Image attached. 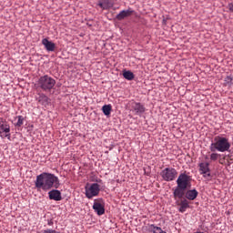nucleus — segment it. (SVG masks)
<instances>
[{"instance_id":"nucleus-8","label":"nucleus","mask_w":233,"mask_h":233,"mask_svg":"<svg viewBox=\"0 0 233 233\" xmlns=\"http://www.w3.org/2000/svg\"><path fill=\"white\" fill-rule=\"evenodd\" d=\"M210 164L208 162H202L199 164V173L205 179L210 181L212 175L210 174Z\"/></svg>"},{"instance_id":"nucleus-25","label":"nucleus","mask_w":233,"mask_h":233,"mask_svg":"<svg viewBox=\"0 0 233 233\" xmlns=\"http://www.w3.org/2000/svg\"><path fill=\"white\" fill-rule=\"evenodd\" d=\"M228 8L229 11L233 12V3L228 4Z\"/></svg>"},{"instance_id":"nucleus-17","label":"nucleus","mask_w":233,"mask_h":233,"mask_svg":"<svg viewBox=\"0 0 233 233\" xmlns=\"http://www.w3.org/2000/svg\"><path fill=\"white\" fill-rule=\"evenodd\" d=\"M199 193L196 189H190L186 192L185 198L188 201H194Z\"/></svg>"},{"instance_id":"nucleus-6","label":"nucleus","mask_w":233,"mask_h":233,"mask_svg":"<svg viewBox=\"0 0 233 233\" xmlns=\"http://www.w3.org/2000/svg\"><path fill=\"white\" fill-rule=\"evenodd\" d=\"M0 137L10 139V124L6 121V119L0 117Z\"/></svg>"},{"instance_id":"nucleus-3","label":"nucleus","mask_w":233,"mask_h":233,"mask_svg":"<svg viewBox=\"0 0 233 233\" xmlns=\"http://www.w3.org/2000/svg\"><path fill=\"white\" fill-rule=\"evenodd\" d=\"M36 85L38 88H41L44 92H50V90L56 86V79L48 75H45L38 78Z\"/></svg>"},{"instance_id":"nucleus-5","label":"nucleus","mask_w":233,"mask_h":233,"mask_svg":"<svg viewBox=\"0 0 233 233\" xmlns=\"http://www.w3.org/2000/svg\"><path fill=\"white\" fill-rule=\"evenodd\" d=\"M99 184L93 183L91 185L86 186V197L87 199H92V198H96V196H99Z\"/></svg>"},{"instance_id":"nucleus-24","label":"nucleus","mask_w":233,"mask_h":233,"mask_svg":"<svg viewBox=\"0 0 233 233\" xmlns=\"http://www.w3.org/2000/svg\"><path fill=\"white\" fill-rule=\"evenodd\" d=\"M17 123H16V127H23V123L25 122V117L23 116H17Z\"/></svg>"},{"instance_id":"nucleus-7","label":"nucleus","mask_w":233,"mask_h":233,"mask_svg":"<svg viewBox=\"0 0 233 233\" xmlns=\"http://www.w3.org/2000/svg\"><path fill=\"white\" fill-rule=\"evenodd\" d=\"M190 181H191L190 176L185 173H181L177 179V185L180 188L187 189L188 187H190Z\"/></svg>"},{"instance_id":"nucleus-18","label":"nucleus","mask_w":233,"mask_h":233,"mask_svg":"<svg viewBox=\"0 0 233 233\" xmlns=\"http://www.w3.org/2000/svg\"><path fill=\"white\" fill-rule=\"evenodd\" d=\"M36 101H38V103H40V105L46 106V105H48L50 103V98H48V96H46V95H45L43 93H39L38 97L36 98Z\"/></svg>"},{"instance_id":"nucleus-26","label":"nucleus","mask_w":233,"mask_h":233,"mask_svg":"<svg viewBox=\"0 0 233 233\" xmlns=\"http://www.w3.org/2000/svg\"><path fill=\"white\" fill-rule=\"evenodd\" d=\"M47 225H49V227H52V225H54V222L52 220L48 221Z\"/></svg>"},{"instance_id":"nucleus-15","label":"nucleus","mask_w":233,"mask_h":233,"mask_svg":"<svg viewBox=\"0 0 233 233\" xmlns=\"http://www.w3.org/2000/svg\"><path fill=\"white\" fill-rule=\"evenodd\" d=\"M49 199H53V201H61L63 197L61 196V191L57 189H53L48 192Z\"/></svg>"},{"instance_id":"nucleus-9","label":"nucleus","mask_w":233,"mask_h":233,"mask_svg":"<svg viewBox=\"0 0 233 233\" xmlns=\"http://www.w3.org/2000/svg\"><path fill=\"white\" fill-rule=\"evenodd\" d=\"M93 210L96 212L97 216H103V214H105V200H103V198L95 199Z\"/></svg>"},{"instance_id":"nucleus-22","label":"nucleus","mask_w":233,"mask_h":233,"mask_svg":"<svg viewBox=\"0 0 233 233\" xmlns=\"http://www.w3.org/2000/svg\"><path fill=\"white\" fill-rule=\"evenodd\" d=\"M224 82H225L226 86H232V85H233L232 76H226Z\"/></svg>"},{"instance_id":"nucleus-20","label":"nucleus","mask_w":233,"mask_h":233,"mask_svg":"<svg viewBox=\"0 0 233 233\" xmlns=\"http://www.w3.org/2000/svg\"><path fill=\"white\" fill-rule=\"evenodd\" d=\"M123 76L127 81H132L136 77V76L134 75V73H132V71H124L123 72Z\"/></svg>"},{"instance_id":"nucleus-13","label":"nucleus","mask_w":233,"mask_h":233,"mask_svg":"<svg viewBox=\"0 0 233 233\" xmlns=\"http://www.w3.org/2000/svg\"><path fill=\"white\" fill-rule=\"evenodd\" d=\"M42 45L45 46L47 52H56V44L49 41L47 38L42 40Z\"/></svg>"},{"instance_id":"nucleus-2","label":"nucleus","mask_w":233,"mask_h":233,"mask_svg":"<svg viewBox=\"0 0 233 233\" xmlns=\"http://www.w3.org/2000/svg\"><path fill=\"white\" fill-rule=\"evenodd\" d=\"M210 152H228L230 150V142L228 138L217 136L209 146Z\"/></svg>"},{"instance_id":"nucleus-10","label":"nucleus","mask_w":233,"mask_h":233,"mask_svg":"<svg viewBox=\"0 0 233 233\" xmlns=\"http://www.w3.org/2000/svg\"><path fill=\"white\" fill-rule=\"evenodd\" d=\"M176 205H177V207H179L178 210L182 214L184 212H187V208H190V205L187 198H181L180 200H176Z\"/></svg>"},{"instance_id":"nucleus-1","label":"nucleus","mask_w":233,"mask_h":233,"mask_svg":"<svg viewBox=\"0 0 233 233\" xmlns=\"http://www.w3.org/2000/svg\"><path fill=\"white\" fill-rule=\"evenodd\" d=\"M36 188L50 190V188H59V178L51 173H42L36 177L35 182Z\"/></svg>"},{"instance_id":"nucleus-16","label":"nucleus","mask_w":233,"mask_h":233,"mask_svg":"<svg viewBox=\"0 0 233 233\" xmlns=\"http://www.w3.org/2000/svg\"><path fill=\"white\" fill-rule=\"evenodd\" d=\"M97 5L102 8V10H110L114 6L112 0H100Z\"/></svg>"},{"instance_id":"nucleus-11","label":"nucleus","mask_w":233,"mask_h":233,"mask_svg":"<svg viewBox=\"0 0 233 233\" xmlns=\"http://www.w3.org/2000/svg\"><path fill=\"white\" fill-rule=\"evenodd\" d=\"M185 190H187L185 187H180L177 186V187L173 193L174 199L176 201H177L179 199H185V196H186Z\"/></svg>"},{"instance_id":"nucleus-14","label":"nucleus","mask_w":233,"mask_h":233,"mask_svg":"<svg viewBox=\"0 0 233 233\" xmlns=\"http://www.w3.org/2000/svg\"><path fill=\"white\" fill-rule=\"evenodd\" d=\"M134 14V10L132 8H128L127 10L121 11L117 15L116 19L117 21H123V19H126V17H130Z\"/></svg>"},{"instance_id":"nucleus-4","label":"nucleus","mask_w":233,"mask_h":233,"mask_svg":"<svg viewBox=\"0 0 233 233\" xmlns=\"http://www.w3.org/2000/svg\"><path fill=\"white\" fill-rule=\"evenodd\" d=\"M160 176L164 179V181H174L176 177H177V170L174 167H166L160 173Z\"/></svg>"},{"instance_id":"nucleus-19","label":"nucleus","mask_w":233,"mask_h":233,"mask_svg":"<svg viewBox=\"0 0 233 233\" xmlns=\"http://www.w3.org/2000/svg\"><path fill=\"white\" fill-rule=\"evenodd\" d=\"M148 230L153 233H166L161 228L157 227L154 224L149 225Z\"/></svg>"},{"instance_id":"nucleus-12","label":"nucleus","mask_w":233,"mask_h":233,"mask_svg":"<svg viewBox=\"0 0 233 233\" xmlns=\"http://www.w3.org/2000/svg\"><path fill=\"white\" fill-rule=\"evenodd\" d=\"M131 107H132V110H134V112L137 116H141V114H145L146 108H145V106H143L141 103L132 102Z\"/></svg>"},{"instance_id":"nucleus-21","label":"nucleus","mask_w":233,"mask_h":233,"mask_svg":"<svg viewBox=\"0 0 233 233\" xmlns=\"http://www.w3.org/2000/svg\"><path fill=\"white\" fill-rule=\"evenodd\" d=\"M102 112L106 116H110V114L112 112V106L111 105H105V106H102Z\"/></svg>"},{"instance_id":"nucleus-23","label":"nucleus","mask_w":233,"mask_h":233,"mask_svg":"<svg viewBox=\"0 0 233 233\" xmlns=\"http://www.w3.org/2000/svg\"><path fill=\"white\" fill-rule=\"evenodd\" d=\"M218 157H221V155L218 153H216V151L212 152V154L209 156L210 161H218Z\"/></svg>"}]
</instances>
